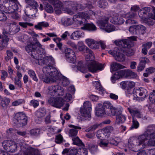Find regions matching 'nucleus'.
<instances>
[{"label": "nucleus", "instance_id": "20e7f679", "mask_svg": "<svg viewBox=\"0 0 155 155\" xmlns=\"http://www.w3.org/2000/svg\"><path fill=\"white\" fill-rule=\"evenodd\" d=\"M43 74L39 75L40 78L48 83L55 82L59 78L57 71L51 66H47L43 68Z\"/></svg>", "mask_w": 155, "mask_h": 155}, {"label": "nucleus", "instance_id": "79ce46f5", "mask_svg": "<svg viewBox=\"0 0 155 155\" xmlns=\"http://www.w3.org/2000/svg\"><path fill=\"white\" fill-rule=\"evenodd\" d=\"M18 9V6L17 5L15 4L12 5V6H10L8 8V11L6 12L8 13H12L17 10Z\"/></svg>", "mask_w": 155, "mask_h": 155}, {"label": "nucleus", "instance_id": "e433bc0d", "mask_svg": "<svg viewBox=\"0 0 155 155\" xmlns=\"http://www.w3.org/2000/svg\"><path fill=\"white\" fill-rule=\"evenodd\" d=\"M28 73L29 76L32 78V79L35 81L38 82V79L36 76V75L35 72L32 70L30 69L28 71Z\"/></svg>", "mask_w": 155, "mask_h": 155}, {"label": "nucleus", "instance_id": "ea45409f", "mask_svg": "<svg viewBox=\"0 0 155 155\" xmlns=\"http://www.w3.org/2000/svg\"><path fill=\"white\" fill-rule=\"evenodd\" d=\"M102 125V123L95 124L94 125L91 126L85 130L86 132H89L91 131H93L96 130L99 126H101Z\"/></svg>", "mask_w": 155, "mask_h": 155}, {"label": "nucleus", "instance_id": "39448f33", "mask_svg": "<svg viewBox=\"0 0 155 155\" xmlns=\"http://www.w3.org/2000/svg\"><path fill=\"white\" fill-rule=\"evenodd\" d=\"M91 104L88 101L84 103L83 106L80 109L81 115L85 118L86 120H89L91 118Z\"/></svg>", "mask_w": 155, "mask_h": 155}, {"label": "nucleus", "instance_id": "338daca9", "mask_svg": "<svg viewBox=\"0 0 155 155\" xmlns=\"http://www.w3.org/2000/svg\"><path fill=\"white\" fill-rule=\"evenodd\" d=\"M85 42L88 46L90 48L93 43H94L95 41L92 39H86Z\"/></svg>", "mask_w": 155, "mask_h": 155}, {"label": "nucleus", "instance_id": "680f3d73", "mask_svg": "<svg viewBox=\"0 0 155 155\" xmlns=\"http://www.w3.org/2000/svg\"><path fill=\"white\" fill-rule=\"evenodd\" d=\"M19 25L23 28H27V26H32L33 24L31 23L28 22H19Z\"/></svg>", "mask_w": 155, "mask_h": 155}, {"label": "nucleus", "instance_id": "bf43d9fd", "mask_svg": "<svg viewBox=\"0 0 155 155\" xmlns=\"http://www.w3.org/2000/svg\"><path fill=\"white\" fill-rule=\"evenodd\" d=\"M70 20L71 19L70 18H67L64 19H63L61 20L62 23L64 26H68L71 24Z\"/></svg>", "mask_w": 155, "mask_h": 155}, {"label": "nucleus", "instance_id": "a878e982", "mask_svg": "<svg viewBox=\"0 0 155 155\" xmlns=\"http://www.w3.org/2000/svg\"><path fill=\"white\" fill-rule=\"evenodd\" d=\"M84 25V26L81 28V29L89 31H94L96 30V27L92 23H88Z\"/></svg>", "mask_w": 155, "mask_h": 155}, {"label": "nucleus", "instance_id": "412c9836", "mask_svg": "<svg viewBox=\"0 0 155 155\" xmlns=\"http://www.w3.org/2000/svg\"><path fill=\"white\" fill-rule=\"evenodd\" d=\"M121 109V112L119 113L116 114L115 115H116V120L115 123L116 124H119L124 123L126 120L125 116L121 114L122 112V108H119Z\"/></svg>", "mask_w": 155, "mask_h": 155}, {"label": "nucleus", "instance_id": "69168bd1", "mask_svg": "<svg viewBox=\"0 0 155 155\" xmlns=\"http://www.w3.org/2000/svg\"><path fill=\"white\" fill-rule=\"evenodd\" d=\"M99 47V41H95L94 43H93L90 48L94 49H98Z\"/></svg>", "mask_w": 155, "mask_h": 155}, {"label": "nucleus", "instance_id": "dca6fc26", "mask_svg": "<svg viewBox=\"0 0 155 155\" xmlns=\"http://www.w3.org/2000/svg\"><path fill=\"white\" fill-rule=\"evenodd\" d=\"M136 15L135 12H128L126 14L125 17L126 18H128L126 21V23L129 25L137 23V21L134 19H132L134 18L136 16Z\"/></svg>", "mask_w": 155, "mask_h": 155}, {"label": "nucleus", "instance_id": "393cba45", "mask_svg": "<svg viewBox=\"0 0 155 155\" xmlns=\"http://www.w3.org/2000/svg\"><path fill=\"white\" fill-rule=\"evenodd\" d=\"M112 23L116 25H120L122 24L124 22V20L122 18H120L117 16V15L112 18L110 21Z\"/></svg>", "mask_w": 155, "mask_h": 155}, {"label": "nucleus", "instance_id": "de8ad7c7", "mask_svg": "<svg viewBox=\"0 0 155 155\" xmlns=\"http://www.w3.org/2000/svg\"><path fill=\"white\" fill-rule=\"evenodd\" d=\"M7 56L5 58V60L7 62L8 61L13 57V54L10 51L7 50L6 51Z\"/></svg>", "mask_w": 155, "mask_h": 155}, {"label": "nucleus", "instance_id": "9d476101", "mask_svg": "<svg viewBox=\"0 0 155 155\" xmlns=\"http://www.w3.org/2000/svg\"><path fill=\"white\" fill-rule=\"evenodd\" d=\"M109 54L113 55L116 60L119 62L124 61L125 59V56L122 52L121 49L118 47L115 48L114 50L109 51Z\"/></svg>", "mask_w": 155, "mask_h": 155}, {"label": "nucleus", "instance_id": "49530a36", "mask_svg": "<svg viewBox=\"0 0 155 155\" xmlns=\"http://www.w3.org/2000/svg\"><path fill=\"white\" fill-rule=\"evenodd\" d=\"M75 5L73 6L72 8V10L74 11H77L78 10H81L84 9V7L80 4H77V3L75 2Z\"/></svg>", "mask_w": 155, "mask_h": 155}, {"label": "nucleus", "instance_id": "603ef678", "mask_svg": "<svg viewBox=\"0 0 155 155\" xmlns=\"http://www.w3.org/2000/svg\"><path fill=\"white\" fill-rule=\"evenodd\" d=\"M74 52L73 50L69 48H67L65 50V54L66 57H68L70 55L72 54Z\"/></svg>", "mask_w": 155, "mask_h": 155}, {"label": "nucleus", "instance_id": "a19ab883", "mask_svg": "<svg viewBox=\"0 0 155 155\" xmlns=\"http://www.w3.org/2000/svg\"><path fill=\"white\" fill-rule=\"evenodd\" d=\"M66 58L67 59L68 61L71 63H74L76 61V58L75 52L73 53L72 55H70Z\"/></svg>", "mask_w": 155, "mask_h": 155}, {"label": "nucleus", "instance_id": "f8f14e48", "mask_svg": "<svg viewBox=\"0 0 155 155\" xmlns=\"http://www.w3.org/2000/svg\"><path fill=\"white\" fill-rule=\"evenodd\" d=\"M64 100L61 97H51L48 100L49 104L55 107L60 108L64 105Z\"/></svg>", "mask_w": 155, "mask_h": 155}, {"label": "nucleus", "instance_id": "bb28decb", "mask_svg": "<svg viewBox=\"0 0 155 155\" xmlns=\"http://www.w3.org/2000/svg\"><path fill=\"white\" fill-rule=\"evenodd\" d=\"M146 15V16L145 18H140L149 25L152 26L154 24V21L153 20L155 19L151 17H150L148 15Z\"/></svg>", "mask_w": 155, "mask_h": 155}, {"label": "nucleus", "instance_id": "b1692460", "mask_svg": "<svg viewBox=\"0 0 155 155\" xmlns=\"http://www.w3.org/2000/svg\"><path fill=\"white\" fill-rule=\"evenodd\" d=\"M10 101L9 98L2 97L0 96V105L3 108H6L8 105Z\"/></svg>", "mask_w": 155, "mask_h": 155}, {"label": "nucleus", "instance_id": "4d7b16f0", "mask_svg": "<svg viewBox=\"0 0 155 155\" xmlns=\"http://www.w3.org/2000/svg\"><path fill=\"white\" fill-rule=\"evenodd\" d=\"M149 99L152 103H155V91H153L151 92L149 96Z\"/></svg>", "mask_w": 155, "mask_h": 155}, {"label": "nucleus", "instance_id": "37998d69", "mask_svg": "<svg viewBox=\"0 0 155 155\" xmlns=\"http://www.w3.org/2000/svg\"><path fill=\"white\" fill-rule=\"evenodd\" d=\"M12 143V140H6L3 141L2 144L5 150L8 149L9 146Z\"/></svg>", "mask_w": 155, "mask_h": 155}, {"label": "nucleus", "instance_id": "cd10ccee", "mask_svg": "<svg viewBox=\"0 0 155 155\" xmlns=\"http://www.w3.org/2000/svg\"><path fill=\"white\" fill-rule=\"evenodd\" d=\"M110 67L114 71H117L119 69L125 68H126L125 66L116 62L112 63L110 64Z\"/></svg>", "mask_w": 155, "mask_h": 155}, {"label": "nucleus", "instance_id": "aec40b11", "mask_svg": "<svg viewBox=\"0 0 155 155\" xmlns=\"http://www.w3.org/2000/svg\"><path fill=\"white\" fill-rule=\"evenodd\" d=\"M147 91L145 88L141 87L138 89H136L134 92V94L137 97L140 96H143L142 98L146 97Z\"/></svg>", "mask_w": 155, "mask_h": 155}, {"label": "nucleus", "instance_id": "c85d7f7f", "mask_svg": "<svg viewBox=\"0 0 155 155\" xmlns=\"http://www.w3.org/2000/svg\"><path fill=\"white\" fill-rule=\"evenodd\" d=\"M77 69L83 73H85L87 72L86 66L83 64V62L80 61L78 62L77 65Z\"/></svg>", "mask_w": 155, "mask_h": 155}, {"label": "nucleus", "instance_id": "c756f323", "mask_svg": "<svg viewBox=\"0 0 155 155\" xmlns=\"http://www.w3.org/2000/svg\"><path fill=\"white\" fill-rule=\"evenodd\" d=\"M9 39L6 37H3L1 42L2 45H0V50H3L8 45Z\"/></svg>", "mask_w": 155, "mask_h": 155}, {"label": "nucleus", "instance_id": "0eeeda50", "mask_svg": "<svg viewBox=\"0 0 155 155\" xmlns=\"http://www.w3.org/2000/svg\"><path fill=\"white\" fill-rule=\"evenodd\" d=\"M128 110L133 116L132 125L131 127L137 129L139 126V124L136 120L134 118V117H136L138 118H140L142 115L139 110L136 108L133 107H130L127 108Z\"/></svg>", "mask_w": 155, "mask_h": 155}, {"label": "nucleus", "instance_id": "f3484780", "mask_svg": "<svg viewBox=\"0 0 155 155\" xmlns=\"http://www.w3.org/2000/svg\"><path fill=\"white\" fill-rule=\"evenodd\" d=\"M69 127L72 128L70 129L69 130L68 132L69 137H72V138L75 137L77 136L78 133L77 130H80L81 128L80 127L72 124L69 125Z\"/></svg>", "mask_w": 155, "mask_h": 155}, {"label": "nucleus", "instance_id": "8fccbe9b", "mask_svg": "<svg viewBox=\"0 0 155 155\" xmlns=\"http://www.w3.org/2000/svg\"><path fill=\"white\" fill-rule=\"evenodd\" d=\"M40 132V130L38 129H34L31 130L30 133L31 135L38 136Z\"/></svg>", "mask_w": 155, "mask_h": 155}, {"label": "nucleus", "instance_id": "5701e85b", "mask_svg": "<svg viewBox=\"0 0 155 155\" xmlns=\"http://www.w3.org/2000/svg\"><path fill=\"white\" fill-rule=\"evenodd\" d=\"M73 18H82V20L81 21V23H80L81 24H83V21H86V19H89V17L88 14L85 12H80L77 15H74Z\"/></svg>", "mask_w": 155, "mask_h": 155}, {"label": "nucleus", "instance_id": "3c124183", "mask_svg": "<svg viewBox=\"0 0 155 155\" xmlns=\"http://www.w3.org/2000/svg\"><path fill=\"white\" fill-rule=\"evenodd\" d=\"M113 130V128L111 126H109L105 127L103 130V132L105 133L108 134L112 132Z\"/></svg>", "mask_w": 155, "mask_h": 155}, {"label": "nucleus", "instance_id": "e2e57ef3", "mask_svg": "<svg viewBox=\"0 0 155 155\" xmlns=\"http://www.w3.org/2000/svg\"><path fill=\"white\" fill-rule=\"evenodd\" d=\"M24 102L23 100L19 99L12 102V106H17L22 104Z\"/></svg>", "mask_w": 155, "mask_h": 155}, {"label": "nucleus", "instance_id": "473e14b6", "mask_svg": "<svg viewBox=\"0 0 155 155\" xmlns=\"http://www.w3.org/2000/svg\"><path fill=\"white\" fill-rule=\"evenodd\" d=\"M48 57H46L43 58V56L41 57L36 64H38L40 65H43V64L47 65H48Z\"/></svg>", "mask_w": 155, "mask_h": 155}, {"label": "nucleus", "instance_id": "f704fd0d", "mask_svg": "<svg viewBox=\"0 0 155 155\" xmlns=\"http://www.w3.org/2000/svg\"><path fill=\"white\" fill-rule=\"evenodd\" d=\"M51 2H49L54 5V8H62L63 6L62 3L58 0H51Z\"/></svg>", "mask_w": 155, "mask_h": 155}, {"label": "nucleus", "instance_id": "0e129e2a", "mask_svg": "<svg viewBox=\"0 0 155 155\" xmlns=\"http://www.w3.org/2000/svg\"><path fill=\"white\" fill-rule=\"evenodd\" d=\"M63 137L61 134L56 136L55 138V142L58 143H61L63 141Z\"/></svg>", "mask_w": 155, "mask_h": 155}, {"label": "nucleus", "instance_id": "5fc2aeb1", "mask_svg": "<svg viewBox=\"0 0 155 155\" xmlns=\"http://www.w3.org/2000/svg\"><path fill=\"white\" fill-rule=\"evenodd\" d=\"M98 4L99 7L102 8H105L107 6V3L104 0H100Z\"/></svg>", "mask_w": 155, "mask_h": 155}, {"label": "nucleus", "instance_id": "2eb2a0df", "mask_svg": "<svg viewBox=\"0 0 155 155\" xmlns=\"http://www.w3.org/2000/svg\"><path fill=\"white\" fill-rule=\"evenodd\" d=\"M21 151L23 155H41L38 149L30 147L27 148H21Z\"/></svg>", "mask_w": 155, "mask_h": 155}, {"label": "nucleus", "instance_id": "09e8293b", "mask_svg": "<svg viewBox=\"0 0 155 155\" xmlns=\"http://www.w3.org/2000/svg\"><path fill=\"white\" fill-rule=\"evenodd\" d=\"M26 1L29 5L34 7V8H37L36 7L38 6L37 2L34 0H26Z\"/></svg>", "mask_w": 155, "mask_h": 155}, {"label": "nucleus", "instance_id": "7c9ffc66", "mask_svg": "<svg viewBox=\"0 0 155 155\" xmlns=\"http://www.w3.org/2000/svg\"><path fill=\"white\" fill-rule=\"evenodd\" d=\"M72 140L73 141V143L78 146H84V144L82 141L79 139L78 137H75L72 138Z\"/></svg>", "mask_w": 155, "mask_h": 155}, {"label": "nucleus", "instance_id": "864d4df0", "mask_svg": "<svg viewBox=\"0 0 155 155\" xmlns=\"http://www.w3.org/2000/svg\"><path fill=\"white\" fill-rule=\"evenodd\" d=\"M45 10L47 12L49 13H52L54 11V9L52 7L48 4L46 5Z\"/></svg>", "mask_w": 155, "mask_h": 155}, {"label": "nucleus", "instance_id": "4c0bfd02", "mask_svg": "<svg viewBox=\"0 0 155 155\" xmlns=\"http://www.w3.org/2000/svg\"><path fill=\"white\" fill-rule=\"evenodd\" d=\"M37 11V8H30V10L28 11L25 12L26 15L28 17H30L31 16H33L35 15V14Z\"/></svg>", "mask_w": 155, "mask_h": 155}, {"label": "nucleus", "instance_id": "4468645a", "mask_svg": "<svg viewBox=\"0 0 155 155\" xmlns=\"http://www.w3.org/2000/svg\"><path fill=\"white\" fill-rule=\"evenodd\" d=\"M104 68V65L97 63L95 61L91 62L88 65L89 71L92 73H95L97 71H101Z\"/></svg>", "mask_w": 155, "mask_h": 155}, {"label": "nucleus", "instance_id": "423d86ee", "mask_svg": "<svg viewBox=\"0 0 155 155\" xmlns=\"http://www.w3.org/2000/svg\"><path fill=\"white\" fill-rule=\"evenodd\" d=\"M140 18H145L146 15L149 16L155 20V7H146L143 8L138 12Z\"/></svg>", "mask_w": 155, "mask_h": 155}, {"label": "nucleus", "instance_id": "6e6552de", "mask_svg": "<svg viewBox=\"0 0 155 155\" xmlns=\"http://www.w3.org/2000/svg\"><path fill=\"white\" fill-rule=\"evenodd\" d=\"M48 93L51 95L62 96L64 94V90L59 85L49 86L48 88Z\"/></svg>", "mask_w": 155, "mask_h": 155}, {"label": "nucleus", "instance_id": "4be33fe9", "mask_svg": "<svg viewBox=\"0 0 155 155\" xmlns=\"http://www.w3.org/2000/svg\"><path fill=\"white\" fill-rule=\"evenodd\" d=\"M85 53L87 54H85L86 60L87 61L92 62L95 61V56L93 52L89 48H87Z\"/></svg>", "mask_w": 155, "mask_h": 155}, {"label": "nucleus", "instance_id": "f03ea898", "mask_svg": "<svg viewBox=\"0 0 155 155\" xmlns=\"http://www.w3.org/2000/svg\"><path fill=\"white\" fill-rule=\"evenodd\" d=\"M121 110L119 108L114 107L109 101L104 102L103 104H99L96 107V114L99 117L115 116L116 114L119 113Z\"/></svg>", "mask_w": 155, "mask_h": 155}, {"label": "nucleus", "instance_id": "c9c22d12", "mask_svg": "<svg viewBox=\"0 0 155 155\" xmlns=\"http://www.w3.org/2000/svg\"><path fill=\"white\" fill-rule=\"evenodd\" d=\"M136 29L137 31V34H143L146 31V28L143 26L141 25L136 26Z\"/></svg>", "mask_w": 155, "mask_h": 155}, {"label": "nucleus", "instance_id": "774afa93", "mask_svg": "<svg viewBox=\"0 0 155 155\" xmlns=\"http://www.w3.org/2000/svg\"><path fill=\"white\" fill-rule=\"evenodd\" d=\"M14 80V83L15 84L17 85L19 88H21V84L20 79H18L17 78L15 77V78Z\"/></svg>", "mask_w": 155, "mask_h": 155}, {"label": "nucleus", "instance_id": "6e6d98bb", "mask_svg": "<svg viewBox=\"0 0 155 155\" xmlns=\"http://www.w3.org/2000/svg\"><path fill=\"white\" fill-rule=\"evenodd\" d=\"M136 26H131L129 28V32L132 34H137V31L136 28Z\"/></svg>", "mask_w": 155, "mask_h": 155}, {"label": "nucleus", "instance_id": "a211bd4d", "mask_svg": "<svg viewBox=\"0 0 155 155\" xmlns=\"http://www.w3.org/2000/svg\"><path fill=\"white\" fill-rule=\"evenodd\" d=\"M115 44L119 46L124 48H129L130 47L131 41L129 40H122L120 41H115Z\"/></svg>", "mask_w": 155, "mask_h": 155}, {"label": "nucleus", "instance_id": "7ed1b4c3", "mask_svg": "<svg viewBox=\"0 0 155 155\" xmlns=\"http://www.w3.org/2000/svg\"><path fill=\"white\" fill-rule=\"evenodd\" d=\"M35 44L32 43L28 44L25 46L26 51L34 59L36 64L37 63L41 57L45 53V50L41 48L42 45L37 39L35 38Z\"/></svg>", "mask_w": 155, "mask_h": 155}, {"label": "nucleus", "instance_id": "72a5a7b5", "mask_svg": "<svg viewBox=\"0 0 155 155\" xmlns=\"http://www.w3.org/2000/svg\"><path fill=\"white\" fill-rule=\"evenodd\" d=\"M83 35L82 32L80 31H77L74 32L71 35V38L74 40H76L81 37Z\"/></svg>", "mask_w": 155, "mask_h": 155}, {"label": "nucleus", "instance_id": "9b49d317", "mask_svg": "<svg viewBox=\"0 0 155 155\" xmlns=\"http://www.w3.org/2000/svg\"><path fill=\"white\" fill-rule=\"evenodd\" d=\"M108 17H104L102 18L100 22L101 28L107 32H110L114 31L115 28L113 25L108 24Z\"/></svg>", "mask_w": 155, "mask_h": 155}, {"label": "nucleus", "instance_id": "f257e3e1", "mask_svg": "<svg viewBox=\"0 0 155 155\" xmlns=\"http://www.w3.org/2000/svg\"><path fill=\"white\" fill-rule=\"evenodd\" d=\"M128 142L129 147L136 145L143 148L147 146H155V127L152 126H148L143 134L137 138L130 137Z\"/></svg>", "mask_w": 155, "mask_h": 155}, {"label": "nucleus", "instance_id": "58836bf2", "mask_svg": "<svg viewBox=\"0 0 155 155\" xmlns=\"http://www.w3.org/2000/svg\"><path fill=\"white\" fill-rule=\"evenodd\" d=\"M45 114V110L43 109H39L35 113L36 115L38 118H41L44 117Z\"/></svg>", "mask_w": 155, "mask_h": 155}, {"label": "nucleus", "instance_id": "13d9d810", "mask_svg": "<svg viewBox=\"0 0 155 155\" xmlns=\"http://www.w3.org/2000/svg\"><path fill=\"white\" fill-rule=\"evenodd\" d=\"M78 152L81 155H87L88 152L87 149L84 147L80 148Z\"/></svg>", "mask_w": 155, "mask_h": 155}, {"label": "nucleus", "instance_id": "1a4fd4ad", "mask_svg": "<svg viewBox=\"0 0 155 155\" xmlns=\"http://www.w3.org/2000/svg\"><path fill=\"white\" fill-rule=\"evenodd\" d=\"M14 121L17 124L23 126L27 124V118L25 113L23 112H19L15 114Z\"/></svg>", "mask_w": 155, "mask_h": 155}, {"label": "nucleus", "instance_id": "6ab92c4d", "mask_svg": "<svg viewBox=\"0 0 155 155\" xmlns=\"http://www.w3.org/2000/svg\"><path fill=\"white\" fill-rule=\"evenodd\" d=\"M120 85L123 89H124L126 88L131 89L135 87V84L133 81H126L121 82Z\"/></svg>", "mask_w": 155, "mask_h": 155}, {"label": "nucleus", "instance_id": "2f4dec72", "mask_svg": "<svg viewBox=\"0 0 155 155\" xmlns=\"http://www.w3.org/2000/svg\"><path fill=\"white\" fill-rule=\"evenodd\" d=\"M49 23L46 21L39 22L37 25H35V27L37 29L42 30V27H47L49 26Z\"/></svg>", "mask_w": 155, "mask_h": 155}, {"label": "nucleus", "instance_id": "c03bdc74", "mask_svg": "<svg viewBox=\"0 0 155 155\" xmlns=\"http://www.w3.org/2000/svg\"><path fill=\"white\" fill-rule=\"evenodd\" d=\"M17 147V143H15L12 141V143L10 145L8 150L10 152H13L16 150Z\"/></svg>", "mask_w": 155, "mask_h": 155}, {"label": "nucleus", "instance_id": "052dcab7", "mask_svg": "<svg viewBox=\"0 0 155 155\" xmlns=\"http://www.w3.org/2000/svg\"><path fill=\"white\" fill-rule=\"evenodd\" d=\"M118 140V139L117 138H110V139L109 141L110 143L111 144L115 145H117L119 142V141Z\"/></svg>", "mask_w": 155, "mask_h": 155}, {"label": "nucleus", "instance_id": "ddd939ff", "mask_svg": "<svg viewBox=\"0 0 155 155\" xmlns=\"http://www.w3.org/2000/svg\"><path fill=\"white\" fill-rule=\"evenodd\" d=\"M130 70H122L118 71L111 77V80L113 83H114L115 81L121 78L129 77Z\"/></svg>", "mask_w": 155, "mask_h": 155}, {"label": "nucleus", "instance_id": "a18cd8bd", "mask_svg": "<svg viewBox=\"0 0 155 155\" xmlns=\"http://www.w3.org/2000/svg\"><path fill=\"white\" fill-rule=\"evenodd\" d=\"M96 88L101 91V93H103L104 92V90L101 86L100 83L98 81H95L94 83Z\"/></svg>", "mask_w": 155, "mask_h": 155}]
</instances>
